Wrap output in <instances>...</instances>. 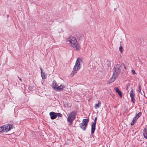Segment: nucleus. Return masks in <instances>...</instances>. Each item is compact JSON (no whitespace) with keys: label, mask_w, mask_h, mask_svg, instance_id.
Here are the masks:
<instances>
[{"label":"nucleus","mask_w":147,"mask_h":147,"mask_svg":"<svg viewBox=\"0 0 147 147\" xmlns=\"http://www.w3.org/2000/svg\"><path fill=\"white\" fill-rule=\"evenodd\" d=\"M124 68L126 69V67L125 66H124Z\"/></svg>","instance_id":"5701e85b"},{"label":"nucleus","mask_w":147,"mask_h":147,"mask_svg":"<svg viewBox=\"0 0 147 147\" xmlns=\"http://www.w3.org/2000/svg\"><path fill=\"white\" fill-rule=\"evenodd\" d=\"M101 105V103L100 101H98V103L97 104H96L94 105V108L96 109H98L99 107Z\"/></svg>","instance_id":"dca6fc26"},{"label":"nucleus","mask_w":147,"mask_h":147,"mask_svg":"<svg viewBox=\"0 0 147 147\" xmlns=\"http://www.w3.org/2000/svg\"><path fill=\"white\" fill-rule=\"evenodd\" d=\"M65 87L63 85L60 84L55 81H53L52 85V88L56 91L61 90Z\"/></svg>","instance_id":"7ed1b4c3"},{"label":"nucleus","mask_w":147,"mask_h":147,"mask_svg":"<svg viewBox=\"0 0 147 147\" xmlns=\"http://www.w3.org/2000/svg\"><path fill=\"white\" fill-rule=\"evenodd\" d=\"M130 95L131 99V100L133 102H134V101L135 100V99L134 98L135 94L134 93L133 90L132 89L131 90L130 92Z\"/></svg>","instance_id":"9b49d317"},{"label":"nucleus","mask_w":147,"mask_h":147,"mask_svg":"<svg viewBox=\"0 0 147 147\" xmlns=\"http://www.w3.org/2000/svg\"><path fill=\"white\" fill-rule=\"evenodd\" d=\"M114 90L116 91V92H117L120 97H121L122 96V94L121 92L119 90V88L117 87H115L114 88Z\"/></svg>","instance_id":"4468645a"},{"label":"nucleus","mask_w":147,"mask_h":147,"mask_svg":"<svg viewBox=\"0 0 147 147\" xmlns=\"http://www.w3.org/2000/svg\"><path fill=\"white\" fill-rule=\"evenodd\" d=\"M119 50L120 51L121 53L122 52V47L121 46H120L119 48Z\"/></svg>","instance_id":"a211bd4d"},{"label":"nucleus","mask_w":147,"mask_h":147,"mask_svg":"<svg viewBox=\"0 0 147 147\" xmlns=\"http://www.w3.org/2000/svg\"><path fill=\"white\" fill-rule=\"evenodd\" d=\"M12 128L11 125H6L0 127V133L3 132H7Z\"/></svg>","instance_id":"20e7f679"},{"label":"nucleus","mask_w":147,"mask_h":147,"mask_svg":"<svg viewBox=\"0 0 147 147\" xmlns=\"http://www.w3.org/2000/svg\"><path fill=\"white\" fill-rule=\"evenodd\" d=\"M20 80L21 81V82H22V79L21 78H20Z\"/></svg>","instance_id":"412c9836"},{"label":"nucleus","mask_w":147,"mask_h":147,"mask_svg":"<svg viewBox=\"0 0 147 147\" xmlns=\"http://www.w3.org/2000/svg\"><path fill=\"white\" fill-rule=\"evenodd\" d=\"M56 116H58L60 117H61L62 116V115L60 113H56Z\"/></svg>","instance_id":"f3484780"},{"label":"nucleus","mask_w":147,"mask_h":147,"mask_svg":"<svg viewBox=\"0 0 147 147\" xmlns=\"http://www.w3.org/2000/svg\"><path fill=\"white\" fill-rule=\"evenodd\" d=\"M131 72H132V74H136V72H135V71L134 70H131Z\"/></svg>","instance_id":"6ab92c4d"},{"label":"nucleus","mask_w":147,"mask_h":147,"mask_svg":"<svg viewBox=\"0 0 147 147\" xmlns=\"http://www.w3.org/2000/svg\"><path fill=\"white\" fill-rule=\"evenodd\" d=\"M121 67V66L119 64H117L115 65L114 67L113 73L118 75L120 71Z\"/></svg>","instance_id":"0eeeda50"},{"label":"nucleus","mask_w":147,"mask_h":147,"mask_svg":"<svg viewBox=\"0 0 147 147\" xmlns=\"http://www.w3.org/2000/svg\"><path fill=\"white\" fill-rule=\"evenodd\" d=\"M68 41L69 42L70 45L75 49L78 50L80 49L79 45L75 38L71 37Z\"/></svg>","instance_id":"f257e3e1"},{"label":"nucleus","mask_w":147,"mask_h":147,"mask_svg":"<svg viewBox=\"0 0 147 147\" xmlns=\"http://www.w3.org/2000/svg\"><path fill=\"white\" fill-rule=\"evenodd\" d=\"M76 115V112L73 111L69 115L67 118V121L70 124L75 119Z\"/></svg>","instance_id":"39448f33"},{"label":"nucleus","mask_w":147,"mask_h":147,"mask_svg":"<svg viewBox=\"0 0 147 147\" xmlns=\"http://www.w3.org/2000/svg\"><path fill=\"white\" fill-rule=\"evenodd\" d=\"M50 115L51 116V118L52 119H55L56 117V113L54 112H51L49 113Z\"/></svg>","instance_id":"f8f14e48"},{"label":"nucleus","mask_w":147,"mask_h":147,"mask_svg":"<svg viewBox=\"0 0 147 147\" xmlns=\"http://www.w3.org/2000/svg\"><path fill=\"white\" fill-rule=\"evenodd\" d=\"M82 63V61L79 58L77 59L71 73L73 74V75L76 73L77 71L80 68Z\"/></svg>","instance_id":"f03ea898"},{"label":"nucleus","mask_w":147,"mask_h":147,"mask_svg":"<svg viewBox=\"0 0 147 147\" xmlns=\"http://www.w3.org/2000/svg\"><path fill=\"white\" fill-rule=\"evenodd\" d=\"M97 118L96 117L95 118L94 121L92 125H91V134H93L94 133V131L95 129V126L96 124V121Z\"/></svg>","instance_id":"1a4fd4ad"},{"label":"nucleus","mask_w":147,"mask_h":147,"mask_svg":"<svg viewBox=\"0 0 147 147\" xmlns=\"http://www.w3.org/2000/svg\"><path fill=\"white\" fill-rule=\"evenodd\" d=\"M88 119H84L83 122L80 125V128L83 130H85L88 125Z\"/></svg>","instance_id":"423d86ee"},{"label":"nucleus","mask_w":147,"mask_h":147,"mask_svg":"<svg viewBox=\"0 0 147 147\" xmlns=\"http://www.w3.org/2000/svg\"><path fill=\"white\" fill-rule=\"evenodd\" d=\"M141 113L140 112L136 115L135 117L133 119L131 123V125H133L134 124L137 119L141 116Z\"/></svg>","instance_id":"6e6552de"},{"label":"nucleus","mask_w":147,"mask_h":147,"mask_svg":"<svg viewBox=\"0 0 147 147\" xmlns=\"http://www.w3.org/2000/svg\"><path fill=\"white\" fill-rule=\"evenodd\" d=\"M143 135L144 138L147 139V127H146L144 129Z\"/></svg>","instance_id":"2eb2a0df"},{"label":"nucleus","mask_w":147,"mask_h":147,"mask_svg":"<svg viewBox=\"0 0 147 147\" xmlns=\"http://www.w3.org/2000/svg\"><path fill=\"white\" fill-rule=\"evenodd\" d=\"M41 71V75L42 79H45L47 78V76L45 73L43 71L41 68H40Z\"/></svg>","instance_id":"ddd939ff"},{"label":"nucleus","mask_w":147,"mask_h":147,"mask_svg":"<svg viewBox=\"0 0 147 147\" xmlns=\"http://www.w3.org/2000/svg\"><path fill=\"white\" fill-rule=\"evenodd\" d=\"M117 76V75L113 73L112 76L109 81V83L110 84L113 82L115 80Z\"/></svg>","instance_id":"9d476101"},{"label":"nucleus","mask_w":147,"mask_h":147,"mask_svg":"<svg viewBox=\"0 0 147 147\" xmlns=\"http://www.w3.org/2000/svg\"><path fill=\"white\" fill-rule=\"evenodd\" d=\"M141 91V87L139 86L138 88V91L140 92Z\"/></svg>","instance_id":"aec40b11"},{"label":"nucleus","mask_w":147,"mask_h":147,"mask_svg":"<svg viewBox=\"0 0 147 147\" xmlns=\"http://www.w3.org/2000/svg\"><path fill=\"white\" fill-rule=\"evenodd\" d=\"M129 85H128L127 86V88H129Z\"/></svg>","instance_id":"4be33fe9"}]
</instances>
